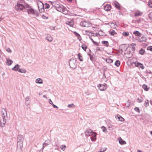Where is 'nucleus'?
I'll return each instance as SVG.
<instances>
[{
    "instance_id": "nucleus-29",
    "label": "nucleus",
    "mask_w": 152,
    "mask_h": 152,
    "mask_svg": "<svg viewBox=\"0 0 152 152\" xmlns=\"http://www.w3.org/2000/svg\"><path fill=\"white\" fill-rule=\"evenodd\" d=\"M142 13L139 11H137L134 13V16L136 17L140 16L142 15Z\"/></svg>"
},
{
    "instance_id": "nucleus-20",
    "label": "nucleus",
    "mask_w": 152,
    "mask_h": 152,
    "mask_svg": "<svg viewBox=\"0 0 152 152\" xmlns=\"http://www.w3.org/2000/svg\"><path fill=\"white\" fill-rule=\"evenodd\" d=\"M119 48L121 52H123V50H126L127 49L126 47H125L124 45H121Z\"/></svg>"
},
{
    "instance_id": "nucleus-62",
    "label": "nucleus",
    "mask_w": 152,
    "mask_h": 152,
    "mask_svg": "<svg viewBox=\"0 0 152 152\" xmlns=\"http://www.w3.org/2000/svg\"><path fill=\"white\" fill-rule=\"evenodd\" d=\"M89 55L90 58L91 60L92 58H93V57L91 55Z\"/></svg>"
},
{
    "instance_id": "nucleus-17",
    "label": "nucleus",
    "mask_w": 152,
    "mask_h": 152,
    "mask_svg": "<svg viewBox=\"0 0 152 152\" xmlns=\"http://www.w3.org/2000/svg\"><path fill=\"white\" fill-rule=\"evenodd\" d=\"M66 24L72 27H73L74 25V22L73 20L67 21L66 22Z\"/></svg>"
},
{
    "instance_id": "nucleus-48",
    "label": "nucleus",
    "mask_w": 152,
    "mask_h": 152,
    "mask_svg": "<svg viewBox=\"0 0 152 152\" xmlns=\"http://www.w3.org/2000/svg\"><path fill=\"white\" fill-rule=\"evenodd\" d=\"M147 50L152 52V46H150L148 47L147 48Z\"/></svg>"
},
{
    "instance_id": "nucleus-19",
    "label": "nucleus",
    "mask_w": 152,
    "mask_h": 152,
    "mask_svg": "<svg viewBox=\"0 0 152 152\" xmlns=\"http://www.w3.org/2000/svg\"><path fill=\"white\" fill-rule=\"evenodd\" d=\"M23 142H17V147L19 149H21L23 147Z\"/></svg>"
},
{
    "instance_id": "nucleus-37",
    "label": "nucleus",
    "mask_w": 152,
    "mask_h": 152,
    "mask_svg": "<svg viewBox=\"0 0 152 152\" xmlns=\"http://www.w3.org/2000/svg\"><path fill=\"white\" fill-rule=\"evenodd\" d=\"M106 61L108 63L111 64L113 62V60L110 58H107L106 60Z\"/></svg>"
},
{
    "instance_id": "nucleus-16",
    "label": "nucleus",
    "mask_w": 152,
    "mask_h": 152,
    "mask_svg": "<svg viewBox=\"0 0 152 152\" xmlns=\"http://www.w3.org/2000/svg\"><path fill=\"white\" fill-rule=\"evenodd\" d=\"M45 39L49 42H52L53 41V38L50 34H47L46 37Z\"/></svg>"
},
{
    "instance_id": "nucleus-52",
    "label": "nucleus",
    "mask_w": 152,
    "mask_h": 152,
    "mask_svg": "<svg viewBox=\"0 0 152 152\" xmlns=\"http://www.w3.org/2000/svg\"><path fill=\"white\" fill-rule=\"evenodd\" d=\"M62 147H61V150L63 151H64L66 147V146L65 145H62Z\"/></svg>"
},
{
    "instance_id": "nucleus-18",
    "label": "nucleus",
    "mask_w": 152,
    "mask_h": 152,
    "mask_svg": "<svg viewBox=\"0 0 152 152\" xmlns=\"http://www.w3.org/2000/svg\"><path fill=\"white\" fill-rule=\"evenodd\" d=\"M92 132V131L91 129H88L86 130V131L85 132L86 135L87 136H90V134H91L92 133H93Z\"/></svg>"
},
{
    "instance_id": "nucleus-5",
    "label": "nucleus",
    "mask_w": 152,
    "mask_h": 152,
    "mask_svg": "<svg viewBox=\"0 0 152 152\" xmlns=\"http://www.w3.org/2000/svg\"><path fill=\"white\" fill-rule=\"evenodd\" d=\"M80 25L83 27H88L91 26V24L88 21H83L80 22Z\"/></svg>"
},
{
    "instance_id": "nucleus-54",
    "label": "nucleus",
    "mask_w": 152,
    "mask_h": 152,
    "mask_svg": "<svg viewBox=\"0 0 152 152\" xmlns=\"http://www.w3.org/2000/svg\"><path fill=\"white\" fill-rule=\"evenodd\" d=\"M30 99V97L29 96H27L25 98V101H28V100H29Z\"/></svg>"
},
{
    "instance_id": "nucleus-60",
    "label": "nucleus",
    "mask_w": 152,
    "mask_h": 152,
    "mask_svg": "<svg viewBox=\"0 0 152 152\" xmlns=\"http://www.w3.org/2000/svg\"><path fill=\"white\" fill-rule=\"evenodd\" d=\"M107 69V68L106 67H103V70H104V72H105L106 71Z\"/></svg>"
},
{
    "instance_id": "nucleus-11",
    "label": "nucleus",
    "mask_w": 152,
    "mask_h": 152,
    "mask_svg": "<svg viewBox=\"0 0 152 152\" xmlns=\"http://www.w3.org/2000/svg\"><path fill=\"white\" fill-rule=\"evenodd\" d=\"M97 134L96 132H94L91 134L92 137H91V140L93 141H95L96 140V136Z\"/></svg>"
},
{
    "instance_id": "nucleus-8",
    "label": "nucleus",
    "mask_w": 152,
    "mask_h": 152,
    "mask_svg": "<svg viewBox=\"0 0 152 152\" xmlns=\"http://www.w3.org/2000/svg\"><path fill=\"white\" fill-rule=\"evenodd\" d=\"M106 85H107L105 83V85L99 84L98 87L101 91H104L107 88V87L106 86Z\"/></svg>"
},
{
    "instance_id": "nucleus-51",
    "label": "nucleus",
    "mask_w": 152,
    "mask_h": 152,
    "mask_svg": "<svg viewBox=\"0 0 152 152\" xmlns=\"http://www.w3.org/2000/svg\"><path fill=\"white\" fill-rule=\"evenodd\" d=\"M149 16L150 18L152 20V12H150L149 14Z\"/></svg>"
},
{
    "instance_id": "nucleus-49",
    "label": "nucleus",
    "mask_w": 152,
    "mask_h": 152,
    "mask_svg": "<svg viewBox=\"0 0 152 152\" xmlns=\"http://www.w3.org/2000/svg\"><path fill=\"white\" fill-rule=\"evenodd\" d=\"M134 110L138 112V113H140V109L138 107H136L134 108Z\"/></svg>"
},
{
    "instance_id": "nucleus-40",
    "label": "nucleus",
    "mask_w": 152,
    "mask_h": 152,
    "mask_svg": "<svg viewBox=\"0 0 152 152\" xmlns=\"http://www.w3.org/2000/svg\"><path fill=\"white\" fill-rule=\"evenodd\" d=\"M128 53H127V55L126 56L127 58H130L132 56V54L130 53V51L129 52L128 51Z\"/></svg>"
},
{
    "instance_id": "nucleus-22",
    "label": "nucleus",
    "mask_w": 152,
    "mask_h": 152,
    "mask_svg": "<svg viewBox=\"0 0 152 152\" xmlns=\"http://www.w3.org/2000/svg\"><path fill=\"white\" fill-rule=\"evenodd\" d=\"M115 7L118 10H120L121 9L120 4L118 2H115L114 3Z\"/></svg>"
},
{
    "instance_id": "nucleus-39",
    "label": "nucleus",
    "mask_w": 152,
    "mask_h": 152,
    "mask_svg": "<svg viewBox=\"0 0 152 152\" xmlns=\"http://www.w3.org/2000/svg\"><path fill=\"white\" fill-rule=\"evenodd\" d=\"M102 43L103 44H105L107 47H108L109 46L108 42L107 41H103L102 42Z\"/></svg>"
},
{
    "instance_id": "nucleus-27",
    "label": "nucleus",
    "mask_w": 152,
    "mask_h": 152,
    "mask_svg": "<svg viewBox=\"0 0 152 152\" xmlns=\"http://www.w3.org/2000/svg\"><path fill=\"white\" fill-rule=\"evenodd\" d=\"M36 83L39 84H42L43 83V80L40 78H37L35 81Z\"/></svg>"
},
{
    "instance_id": "nucleus-10",
    "label": "nucleus",
    "mask_w": 152,
    "mask_h": 152,
    "mask_svg": "<svg viewBox=\"0 0 152 152\" xmlns=\"http://www.w3.org/2000/svg\"><path fill=\"white\" fill-rule=\"evenodd\" d=\"M134 64L136 67H140L142 69H144V66L143 64L137 62H135Z\"/></svg>"
},
{
    "instance_id": "nucleus-2",
    "label": "nucleus",
    "mask_w": 152,
    "mask_h": 152,
    "mask_svg": "<svg viewBox=\"0 0 152 152\" xmlns=\"http://www.w3.org/2000/svg\"><path fill=\"white\" fill-rule=\"evenodd\" d=\"M26 7L27 9V12L29 15H31L34 18L38 16V13L36 10L33 9L31 6L28 4H26Z\"/></svg>"
},
{
    "instance_id": "nucleus-44",
    "label": "nucleus",
    "mask_w": 152,
    "mask_h": 152,
    "mask_svg": "<svg viewBox=\"0 0 152 152\" xmlns=\"http://www.w3.org/2000/svg\"><path fill=\"white\" fill-rule=\"evenodd\" d=\"M81 47L85 51H86V49L87 47L86 46L85 44H83L82 45Z\"/></svg>"
},
{
    "instance_id": "nucleus-61",
    "label": "nucleus",
    "mask_w": 152,
    "mask_h": 152,
    "mask_svg": "<svg viewBox=\"0 0 152 152\" xmlns=\"http://www.w3.org/2000/svg\"><path fill=\"white\" fill-rule=\"evenodd\" d=\"M93 43H94V44H95V45H97V46L98 45V43H97L96 42H95V41H94L93 42Z\"/></svg>"
},
{
    "instance_id": "nucleus-38",
    "label": "nucleus",
    "mask_w": 152,
    "mask_h": 152,
    "mask_svg": "<svg viewBox=\"0 0 152 152\" xmlns=\"http://www.w3.org/2000/svg\"><path fill=\"white\" fill-rule=\"evenodd\" d=\"M122 34L124 37H127L129 35V33L125 31H124L123 32Z\"/></svg>"
},
{
    "instance_id": "nucleus-34",
    "label": "nucleus",
    "mask_w": 152,
    "mask_h": 152,
    "mask_svg": "<svg viewBox=\"0 0 152 152\" xmlns=\"http://www.w3.org/2000/svg\"><path fill=\"white\" fill-rule=\"evenodd\" d=\"M79 60L81 61H83V59L82 56L80 53H79L77 54Z\"/></svg>"
},
{
    "instance_id": "nucleus-32",
    "label": "nucleus",
    "mask_w": 152,
    "mask_h": 152,
    "mask_svg": "<svg viewBox=\"0 0 152 152\" xmlns=\"http://www.w3.org/2000/svg\"><path fill=\"white\" fill-rule=\"evenodd\" d=\"M142 88L145 91H147L148 90L149 88L148 87V86L145 84H144L142 86Z\"/></svg>"
},
{
    "instance_id": "nucleus-45",
    "label": "nucleus",
    "mask_w": 152,
    "mask_h": 152,
    "mask_svg": "<svg viewBox=\"0 0 152 152\" xmlns=\"http://www.w3.org/2000/svg\"><path fill=\"white\" fill-rule=\"evenodd\" d=\"M130 105V103L129 101H127L126 103L125 104V106L126 107H129Z\"/></svg>"
},
{
    "instance_id": "nucleus-14",
    "label": "nucleus",
    "mask_w": 152,
    "mask_h": 152,
    "mask_svg": "<svg viewBox=\"0 0 152 152\" xmlns=\"http://www.w3.org/2000/svg\"><path fill=\"white\" fill-rule=\"evenodd\" d=\"M24 140V138L22 135H18L17 137V142H23Z\"/></svg>"
},
{
    "instance_id": "nucleus-41",
    "label": "nucleus",
    "mask_w": 152,
    "mask_h": 152,
    "mask_svg": "<svg viewBox=\"0 0 152 152\" xmlns=\"http://www.w3.org/2000/svg\"><path fill=\"white\" fill-rule=\"evenodd\" d=\"M148 4L150 8H152V0H149V1Z\"/></svg>"
},
{
    "instance_id": "nucleus-36",
    "label": "nucleus",
    "mask_w": 152,
    "mask_h": 152,
    "mask_svg": "<svg viewBox=\"0 0 152 152\" xmlns=\"http://www.w3.org/2000/svg\"><path fill=\"white\" fill-rule=\"evenodd\" d=\"M120 62L119 60H117L115 63V65L117 67H118L120 66Z\"/></svg>"
},
{
    "instance_id": "nucleus-28",
    "label": "nucleus",
    "mask_w": 152,
    "mask_h": 152,
    "mask_svg": "<svg viewBox=\"0 0 152 152\" xmlns=\"http://www.w3.org/2000/svg\"><path fill=\"white\" fill-rule=\"evenodd\" d=\"M108 24L110 26L111 28H115L117 26V25L113 23H109Z\"/></svg>"
},
{
    "instance_id": "nucleus-3",
    "label": "nucleus",
    "mask_w": 152,
    "mask_h": 152,
    "mask_svg": "<svg viewBox=\"0 0 152 152\" xmlns=\"http://www.w3.org/2000/svg\"><path fill=\"white\" fill-rule=\"evenodd\" d=\"M77 61L74 58L71 59L69 60V65L71 68L72 69H75L77 67Z\"/></svg>"
},
{
    "instance_id": "nucleus-23",
    "label": "nucleus",
    "mask_w": 152,
    "mask_h": 152,
    "mask_svg": "<svg viewBox=\"0 0 152 152\" xmlns=\"http://www.w3.org/2000/svg\"><path fill=\"white\" fill-rule=\"evenodd\" d=\"M116 118L118 119V120L121 121H123L124 120V118L119 114L117 115Z\"/></svg>"
},
{
    "instance_id": "nucleus-63",
    "label": "nucleus",
    "mask_w": 152,
    "mask_h": 152,
    "mask_svg": "<svg viewBox=\"0 0 152 152\" xmlns=\"http://www.w3.org/2000/svg\"><path fill=\"white\" fill-rule=\"evenodd\" d=\"M136 44L135 43H133V44H131V46H136Z\"/></svg>"
},
{
    "instance_id": "nucleus-59",
    "label": "nucleus",
    "mask_w": 152,
    "mask_h": 152,
    "mask_svg": "<svg viewBox=\"0 0 152 152\" xmlns=\"http://www.w3.org/2000/svg\"><path fill=\"white\" fill-rule=\"evenodd\" d=\"M52 105L53 106V107L54 108H58V107L57 106H56V105H55L53 104H52Z\"/></svg>"
},
{
    "instance_id": "nucleus-55",
    "label": "nucleus",
    "mask_w": 152,
    "mask_h": 152,
    "mask_svg": "<svg viewBox=\"0 0 152 152\" xmlns=\"http://www.w3.org/2000/svg\"><path fill=\"white\" fill-rule=\"evenodd\" d=\"M49 102L50 104L52 105L53 104V103L52 102V100H51V99H49Z\"/></svg>"
},
{
    "instance_id": "nucleus-30",
    "label": "nucleus",
    "mask_w": 152,
    "mask_h": 152,
    "mask_svg": "<svg viewBox=\"0 0 152 152\" xmlns=\"http://www.w3.org/2000/svg\"><path fill=\"white\" fill-rule=\"evenodd\" d=\"M109 34L112 36H114V35L117 34V33L114 30L112 31L110 30L109 31Z\"/></svg>"
},
{
    "instance_id": "nucleus-46",
    "label": "nucleus",
    "mask_w": 152,
    "mask_h": 152,
    "mask_svg": "<svg viewBox=\"0 0 152 152\" xmlns=\"http://www.w3.org/2000/svg\"><path fill=\"white\" fill-rule=\"evenodd\" d=\"M25 1L24 0H20L18 1L17 3H19L22 4H24Z\"/></svg>"
},
{
    "instance_id": "nucleus-4",
    "label": "nucleus",
    "mask_w": 152,
    "mask_h": 152,
    "mask_svg": "<svg viewBox=\"0 0 152 152\" xmlns=\"http://www.w3.org/2000/svg\"><path fill=\"white\" fill-rule=\"evenodd\" d=\"M26 4H22L19 3H17L15 6V10L18 11H22L24 9H26Z\"/></svg>"
},
{
    "instance_id": "nucleus-47",
    "label": "nucleus",
    "mask_w": 152,
    "mask_h": 152,
    "mask_svg": "<svg viewBox=\"0 0 152 152\" xmlns=\"http://www.w3.org/2000/svg\"><path fill=\"white\" fill-rule=\"evenodd\" d=\"M102 129L103 130V132H105V133L107 132V130L106 129V128L105 127H104V126H102Z\"/></svg>"
},
{
    "instance_id": "nucleus-31",
    "label": "nucleus",
    "mask_w": 152,
    "mask_h": 152,
    "mask_svg": "<svg viewBox=\"0 0 152 152\" xmlns=\"http://www.w3.org/2000/svg\"><path fill=\"white\" fill-rule=\"evenodd\" d=\"M18 71L21 73H25L26 72V70L24 69H19L18 70Z\"/></svg>"
},
{
    "instance_id": "nucleus-64",
    "label": "nucleus",
    "mask_w": 152,
    "mask_h": 152,
    "mask_svg": "<svg viewBox=\"0 0 152 152\" xmlns=\"http://www.w3.org/2000/svg\"><path fill=\"white\" fill-rule=\"evenodd\" d=\"M89 38L93 42L94 41L93 40V39L92 38H91V37H89Z\"/></svg>"
},
{
    "instance_id": "nucleus-7",
    "label": "nucleus",
    "mask_w": 152,
    "mask_h": 152,
    "mask_svg": "<svg viewBox=\"0 0 152 152\" xmlns=\"http://www.w3.org/2000/svg\"><path fill=\"white\" fill-rule=\"evenodd\" d=\"M51 143V140L49 139H48L45 141V142L43 143V146L42 148L41 151L42 150V151H43V150L44 149L45 147V146H47L50 145Z\"/></svg>"
},
{
    "instance_id": "nucleus-35",
    "label": "nucleus",
    "mask_w": 152,
    "mask_h": 152,
    "mask_svg": "<svg viewBox=\"0 0 152 152\" xmlns=\"http://www.w3.org/2000/svg\"><path fill=\"white\" fill-rule=\"evenodd\" d=\"M145 50L143 48H141L139 51V53L141 55H143L145 53Z\"/></svg>"
},
{
    "instance_id": "nucleus-53",
    "label": "nucleus",
    "mask_w": 152,
    "mask_h": 152,
    "mask_svg": "<svg viewBox=\"0 0 152 152\" xmlns=\"http://www.w3.org/2000/svg\"><path fill=\"white\" fill-rule=\"evenodd\" d=\"M6 50L8 53H10L12 52L10 48H8L6 49Z\"/></svg>"
},
{
    "instance_id": "nucleus-43",
    "label": "nucleus",
    "mask_w": 152,
    "mask_h": 152,
    "mask_svg": "<svg viewBox=\"0 0 152 152\" xmlns=\"http://www.w3.org/2000/svg\"><path fill=\"white\" fill-rule=\"evenodd\" d=\"M144 105L146 107H147L149 106V101L148 100H147L145 101L144 104Z\"/></svg>"
},
{
    "instance_id": "nucleus-42",
    "label": "nucleus",
    "mask_w": 152,
    "mask_h": 152,
    "mask_svg": "<svg viewBox=\"0 0 152 152\" xmlns=\"http://www.w3.org/2000/svg\"><path fill=\"white\" fill-rule=\"evenodd\" d=\"M49 7H50V5L48 4L47 3H45V4L44 5V7L45 9H48L49 8Z\"/></svg>"
},
{
    "instance_id": "nucleus-57",
    "label": "nucleus",
    "mask_w": 152,
    "mask_h": 152,
    "mask_svg": "<svg viewBox=\"0 0 152 152\" xmlns=\"http://www.w3.org/2000/svg\"><path fill=\"white\" fill-rule=\"evenodd\" d=\"M138 102L139 103L142 102V100L141 99H140L139 98L137 99Z\"/></svg>"
},
{
    "instance_id": "nucleus-26",
    "label": "nucleus",
    "mask_w": 152,
    "mask_h": 152,
    "mask_svg": "<svg viewBox=\"0 0 152 152\" xmlns=\"http://www.w3.org/2000/svg\"><path fill=\"white\" fill-rule=\"evenodd\" d=\"M133 34L137 37H140L141 34L138 31H136L133 32Z\"/></svg>"
},
{
    "instance_id": "nucleus-9",
    "label": "nucleus",
    "mask_w": 152,
    "mask_h": 152,
    "mask_svg": "<svg viewBox=\"0 0 152 152\" xmlns=\"http://www.w3.org/2000/svg\"><path fill=\"white\" fill-rule=\"evenodd\" d=\"M65 8L63 5L61 4L58 7V8L56 9V10L60 12H64Z\"/></svg>"
},
{
    "instance_id": "nucleus-50",
    "label": "nucleus",
    "mask_w": 152,
    "mask_h": 152,
    "mask_svg": "<svg viewBox=\"0 0 152 152\" xmlns=\"http://www.w3.org/2000/svg\"><path fill=\"white\" fill-rule=\"evenodd\" d=\"M74 105L73 104H69L68 105L67 107L69 108H71V107H74Z\"/></svg>"
},
{
    "instance_id": "nucleus-25",
    "label": "nucleus",
    "mask_w": 152,
    "mask_h": 152,
    "mask_svg": "<svg viewBox=\"0 0 152 152\" xmlns=\"http://www.w3.org/2000/svg\"><path fill=\"white\" fill-rule=\"evenodd\" d=\"M74 34L79 41H80L82 39L80 35L78 33L76 32H74Z\"/></svg>"
},
{
    "instance_id": "nucleus-33",
    "label": "nucleus",
    "mask_w": 152,
    "mask_h": 152,
    "mask_svg": "<svg viewBox=\"0 0 152 152\" xmlns=\"http://www.w3.org/2000/svg\"><path fill=\"white\" fill-rule=\"evenodd\" d=\"M119 142L120 143V144L121 145H124L126 144V143L125 141L124 140H122V139L121 138L119 140Z\"/></svg>"
},
{
    "instance_id": "nucleus-13",
    "label": "nucleus",
    "mask_w": 152,
    "mask_h": 152,
    "mask_svg": "<svg viewBox=\"0 0 152 152\" xmlns=\"http://www.w3.org/2000/svg\"><path fill=\"white\" fill-rule=\"evenodd\" d=\"M111 8V5L110 4H107L104 6V10L107 11L110 10Z\"/></svg>"
},
{
    "instance_id": "nucleus-12",
    "label": "nucleus",
    "mask_w": 152,
    "mask_h": 152,
    "mask_svg": "<svg viewBox=\"0 0 152 152\" xmlns=\"http://www.w3.org/2000/svg\"><path fill=\"white\" fill-rule=\"evenodd\" d=\"M138 41L140 42H146L147 39L145 37L143 36L141 37V38H139L137 39Z\"/></svg>"
},
{
    "instance_id": "nucleus-56",
    "label": "nucleus",
    "mask_w": 152,
    "mask_h": 152,
    "mask_svg": "<svg viewBox=\"0 0 152 152\" xmlns=\"http://www.w3.org/2000/svg\"><path fill=\"white\" fill-rule=\"evenodd\" d=\"M42 17L43 18V19H48V17H46V16H45L44 15H43L42 16Z\"/></svg>"
},
{
    "instance_id": "nucleus-15",
    "label": "nucleus",
    "mask_w": 152,
    "mask_h": 152,
    "mask_svg": "<svg viewBox=\"0 0 152 152\" xmlns=\"http://www.w3.org/2000/svg\"><path fill=\"white\" fill-rule=\"evenodd\" d=\"M52 4L53 6H54L56 9L57 8H58V7L59 6V5L61 4H60L59 2L56 1L53 2L52 3Z\"/></svg>"
},
{
    "instance_id": "nucleus-58",
    "label": "nucleus",
    "mask_w": 152,
    "mask_h": 152,
    "mask_svg": "<svg viewBox=\"0 0 152 152\" xmlns=\"http://www.w3.org/2000/svg\"><path fill=\"white\" fill-rule=\"evenodd\" d=\"M26 105H28L29 104H30V103H29V102L28 101H26Z\"/></svg>"
},
{
    "instance_id": "nucleus-1",
    "label": "nucleus",
    "mask_w": 152,
    "mask_h": 152,
    "mask_svg": "<svg viewBox=\"0 0 152 152\" xmlns=\"http://www.w3.org/2000/svg\"><path fill=\"white\" fill-rule=\"evenodd\" d=\"M1 113L2 120H0V125L1 127H4L6 123L7 118L6 109L5 108H2L1 110Z\"/></svg>"
},
{
    "instance_id": "nucleus-6",
    "label": "nucleus",
    "mask_w": 152,
    "mask_h": 152,
    "mask_svg": "<svg viewBox=\"0 0 152 152\" xmlns=\"http://www.w3.org/2000/svg\"><path fill=\"white\" fill-rule=\"evenodd\" d=\"M38 6L40 13H42L44 11V5L43 3L40 2L38 4Z\"/></svg>"
},
{
    "instance_id": "nucleus-21",
    "label": "nucleus",
    "mask_w": 152,
    "mask_h": 152,
    "mask_svg": "<svg viewBox=\"0 0 152 152\" xmlns=\"http://www.w3.org/2000/svg\"><path fill=\"white\" fill-rule=\"evenodd\" d=\"M7 62L6 64L7 65L10 66V65L13 63L12 61L10 59V58H7L6 60Z\"/></svg>"
},
{
    "instance_id": "nucleus-24",
    "label": "nucleus",
    "mask_w": 152,
    "mask_h": 152,
    "mask_svg": "<svg viewBox=\"0 0 152 152\" xmlns=\"http://www.w3.org/2000/svg\"><path fill=\"white\" fill-rule=\"evenodd\" d=\"M20 67V66L18 64H16L14 67L12 68V69L14 71H18Z\"/></svg>"
}]
</instances>
